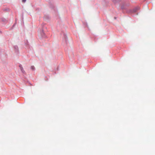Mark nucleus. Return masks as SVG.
Returning a JSON list of instances; mask_svg holds the SVG:
<instances>
[{
    "instance_id": "nucleus-1",
    "label": "nucleus",
    "mask_w": 155,
    "mask_h": 155,
    "mask_svg": "<svg viewBox=\"0 0 155 155\" xmlns=\"http://www.w3.org/2000/svg\"><path fill=\"white\" fill-rule=\"evenodd\" d=\"M45 24L42 23L41 25L42 27V30L40 31V34L42 38H46V36L44 32V30L45 28H46V27L44 26Z\"/></svg>"
},
{
    "instance_id": "nucleus-2",
    "label": "nucleus",
    "mask_w": 155,
    "mask_h": 155,
    "mask_svg": "<svg viewBox=\"0 0 155 155\" xmlns=\"http://www.w3.org/2000/svg\"><path fill=\"white\" fill-rule=\"evenodd\" d=\"M51 0H49V7L51 9H53L55 12H56V8H55V7L54 5V3L53 2H51Z\"/></svg>"
},
{
    "instance_id": "nucleus-3",
    "label": "nucleus",
    "mask_w": 155,
    "mask_h": 155,
    "mask_svg": "<svg viewBox=\"0 0 155 155\" xmlns=\"http://www.w3.org/2000/svg\"><path fill=\"white\" fill-rule=\"evenodd\" d=\"M63 40L64 41L66 45L68 43V40L67 36L64 33L63 34Z\"/></svg>"
},
{
    "instance_id": "nucleus-4",
    "label": "nucleus",
    "mask_w": 155,
    "mask_h": 155,
    "mask_svg": "<svg viewBox=\"0 0 155 155\" xmlns=\"http://www.w3.org/2000/svg\"><path fill=\"white\" fill-rule=\"evenodd\" d=\"M13 48L15 52L17 54H18L19 53L18 48L17 45L14 46Z\"/></svg>"
},
{
    "instance_id": "nucleus-5",
    "label": "nucleus",
    "mask_w": 155,
    "mask_h": 155,
    "mask_svg": "<svg viewBox=\"0 0 155 155\" xmlns=\"http://www.w3.org/2000/svg\"><path fill=\"white\" fill-rule=\"evenodd\" d=\"M139 9V7H136L134 8L133 10H130V12L131 13H135Z\"/></svg>"
},
{
    "instance_id": "nucleus-6",
    "label": "nucleus",
    "mask_w": 155,
    "mask_h": 155,
    "mask_svg": "<svg viewBox=\"0 0 155 155\" xmlns=\"http://www.w3.org/2000/svg\"><path fill=\"white\" fill-rule=\"evenodd\" d=\"M2 21L5 24L7 23L8 22V20L5 18L2 17L0 18Z\"/></svg>"
},
{
    "instance_id": "nucleus-7",
    "label": "nucleus",
    "mask_w": 155,
    "mask_h": 155,
    "mask_svg": "<svg viewBox=\"0 0 155 155\" xmlns=\"http://www.w3.org/2000/svg\"><path fill=\"white\" fill-rule=\"evenodd\" d=\"M49 18L50 17L48 15H45L44 17V19L46 21H48Z\"/></svg>"
},
{
    "instance_id": "nucleus-8",
    "label": "nucleus",
    "mask_w": 155,
    "mask_h": 155,
    "mask_svg": "<svg viewBox=\"0 0 155 155\" xmlns=\"http://www.w3.org/2000/svg\"><path fill=\"white\" fill-rule=\"evenodd\" d=\"M111 0L114 4H116V3H118L120 1V0Z\"/></svg>"
},
{
    "instance_id": "nucleus-9",
    "label": "nucleus",
    "mask_w": 155,
    "mask_h": 155,
    "mask_svg": "<svg viewBox=\"0 0 155 155\" xmlns=\"http://www.w3.org/2000/svg\"><path fill=\"white\" fill-rule=\"evenodd\" d=\"M3 11L5 12H8L9 11V9L8 8H6L3 9Z\"/></svg>"
},
{
    "instance_id": "nucleus-10",
    "label": "nucleus",
    "mask_w": 155,
    "mask_h": 155,
    "mask_svg": "<svg viewBox=\"0 0 155 155\" xmlns=\"http://www.w3.org/2000/svg\"><path fill=\"white\" fill-rule=\"evenodd\" d=\"M21 72L24 74H26V72H25V70H24V69L23 68L20 69Z\"/></svg>"
},
{
    "instance_id": "nucleus-11",
    "label": "nucleus",
    "mask_w": 155,
    "mask_h": 155,
    "mask_svg": "<svg viewBox=\"0 0 155 155\" xmlns=\"http://www.w3.org/2000/svg\"><path fill=\"white\" fill-rule=\"evenodd\" d=\"M121 9L122 10L126 9L124 5H122L121 7Z\"/></svg>"
},
{
    "instance_id": "nucleus-12",
    "label": "nucleus",
    "mask_w": 155,
    "mask_h": 155,
    "mask_svg": "<svg viewBox=\"0 0 155 155\" xmlns=\"http://www.w3.org/2000/svg\"><path fill=\"white\" fill-rule=\"evenodd\" d=\"M31 69L33 71H35V68L34 66H31Z\"/></svg>"
},
{
    "instance_id": "nucleus-13",
    "label": "nucleus",
    "mask_w": 155,
    "mask_h": 155,
    "mask_svg": "<svg viewBox=\"0 0 155 155\" xmlns=\"http://www.w3.org/2000/svg\"><path fill=\"white\" fill-rule=\"evenodd\" d=\"M19 66L20 69H21V68H23L22 65H21V64H19Z\"/></svg>"
},
{
    "instance_id": "nucleus-14",
    "label": "nucleus",
    "mask_w": 155,
    "mask_h": 155,
    "mask_svg": "<svg viewBox=\"0 0 155 155\" xmlns=\"http://www.w3.org/2000/svg\"><path fill=\"white\" fill-rule=\"evenodd\" d=\"M16 24V22H15L12 26L13 28H14Z\"/></svg>"
},
{
    "instance_id": "nucleus-15",
    "label": "nucleus",
    "mask_w": 155,
    "mask_h": 155,
    "mask_svg": "<svg viewBox=\"0 0 155 155\" xmlns=\"http://www.w3.org/2000/svg\"><path fill=\"white\" fill-rule=\"evenodd\" d=\"M26 0H22V2L23 3H25L26 2Z\"/></svg>"
},
{
    "instance_id": "nucleus-16",
    "label": "nucleus",
    "mask_w": 155,
    "mask_h": 155,
    "mask_svg": "<svg viewBox=\"0 0 155 155\" xmlns=\"http://www.w3.org/2000/svg\"><path fill=\"white\" fill-rule=\"evenodd\" d=\"M13 28H13V26H12V27L11 28L10 30H12Z\"/></svg>"
},
{
    "instance_id": "nucleus-17",
    "label": "nucleus",
    "mask_w": 155,
    "mask_h": 155,
    "mask_svg": "<svg viewBox=\"0 0 155 155\" xmlns=\"http://www.w3.org/2000/svg\"><path fill=\"white\" fill-rule=\"evenodd\" d=\"M116 18H116V17H114V19H116Z\"/></svg>"
},
{
    "instance_id": "nucleus-18",
    "label": "nucleus",
    "mask_w": 155,
    "mask_h": 155,
    "mask_svg": "<svg viewBox=\"0 0 155 155\" xmlns=\"http://www.w3.org/2000/svg\"><path fill=\"white\" fill-rule=\"evenodd\" d=\"M0 33H2V31L0 30Z\"/></svg>"
},
{
    "instance_id": "nucleus-19",
    "label": "nucleus",
    "mask_w": 155,
    "mask_h": 155,
    "mask_svg": "<svg viewBox=\"0 0 155 155\" xmlns=\"http://www.w3.org/2000/svg\"><path fill=\"white\" fill-rule=\"evenodd\" d=\"M16 21H17V20H16H16H15V22H16Z\"/></svg>"
},
{
    "instance_id": "nucleus-20",
    "label": "nucleus",
    "mask_w": 155,
    "mask_h": 155,
    "mask_svg": "<svg viewBox=\"0 0 155 155\" xmlns=\"http://www.w3.org/2000/svg\"><path fill=\"white\" fill-rule=\"evenodd\" d=\"M58 70V68H57V70Z\"/></svg>"
}]
</instances>
